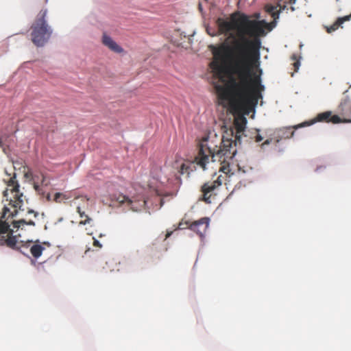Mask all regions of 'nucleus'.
<instances>
[{
  "mask_svg": "<svg viewBox=\"0 0 351 351\" xmlns=\"http://www.w3.org/2000/svg\"><path fill=\"white\" fill-rule=\"evenodd\" d=\"M217 24L220 33L228 37L218 47H213L210 67L215 75H221L228 64L229 73L227 87L216 86L218 99L222 103L234 97L243 105L254 108L264 86L259 76L252 78V67L260 57V38L265 34L267 23L241 14L238 18L232 16L230 21L219 18Z\"/></svg>",
  "mask_w": 351,
  "mask_h": 351,
  "instance_id": "obj_1",
  "label": "nucleus"
},
{
  "mask_svg": "<svg viewBox=\"0 0 351 351\" xmlns=\"http://www.w3.org/2000/svg\"><path fill=\"white\" fill-rule=\"evenodd\" d=\"M245 119L241 122L234 123V129L230 128L225 131L222 138L214 132H209L203 137L198 143V152L194 161L203 170L207 169V165L210 162H218L221 167L219 171L229 177L231 173L230 165L237 154V145L241 144V138L244 134Z\"/></svg>",
  "mask_w": 351,
  "mask_h": 351,
  "instance_id": "obj_2",
  "label": "nucleus"
},
{
  "mask_svg": "<svg viewBox=\"0 0 351 351\" xmlns=\"http://www.w3.org/2000/svg\"><path fill=\"white\" fill-rule=\"evenodd\" d=\"M8 187L3 191V196L6 200L10 202L9 205L12 206L13 210L5 206L0 219V245H5L13 250H19L23 254H25V249H29L32 255L38 258L40 257L45 249L38 241L35 243L28 241L25 243L19 242L16 236L13 235V230L10 228L12 224L14 228H19L24 225L35 226L33 220L26 221L21 219L17 221L13 220V217L18 213V209H21L23 204V195L19 191V184L14 180V178H10Z\"/></svg>",
  "mask_w": 351,
  "mask_h": 351,
  "instance_id": "obj_3",
  "label": "nucleus"
},
{
  "mask_svg": "<svg viewBox=\"0 0 351 351\" xmlns=\"http://www.w3.org/2000/svg\"><path fill=\"white\" fill-rule=\"evenodd\" d=\"M47 10H41L31 26L32 42L38 47H43L50 39L53 29L47 22Z\"/></svg>",
  "mask_w": 351,
  "mask_h": 351,
  "instance_id": "obj_4",
  "label": "nucleus"
},
{
  "mask_svg": "<svg viewBox=\"0 0 351 351\" xmlns=\"http://www.w3.org/2000/svg\"><path fill=\"white\" fill-rule=\"evenodd\" d=\"M112 200L117 203L118 206H125L128 210L133 211L141 210L146 204L145 199H140L136 197L130 198L122 194L113 195Z\"/></svg>",
  "mask_w": 351,
  "mask_h": 351,
  "instance_id": "obj_5",
  "label": "nucleus"
},
{
  "mask_svg": "<svg viewBox=\"0 0 351 351\" xmlns=\"http://www.w3.org/2000/svg\"><path fill=\"white\" fill-rule=\"evenodd\" d=\"M341 117L337 114H332L331 111H326L317 114V116L308 121L297 125L295 128L298 129L304 126H310L317 122L332 123L334 124L341 123Z\"/></svg>",
  "mask_w": 351,
  "mask_h": 351,
  "instance_id": "obj_6",
  "label": "nucleus"
},
{
  "mask_svg": "<svg viewBox=\"0 0 351 351\" xmlns=\"http://www.w3.org/2000/svg\"><path fill=\"white\" fill-rule=\"evenodd\" d=\"M219 188L213 181L205 182L200 189L202 193L201 200L207 204L212 202L213 199L217 195L215 191Z\"/></svg>",
  "mask_w": 351,
  "mask_h": 351,
  "instance_id": "obj_7",
  "label": "nucleus"
},
{
  "mask_svg": "<svg viewBox=\"0 0 351 351\" xmlns=\"http://www.w3.org/2000/svg\"><path fill=\"white\" fill-rule=\"evenodd\" d=\"M209 222L210 219L208 217L201 218L199 220L191 222L189 226V229L202 237L208 228Z\"/></svg>",
  "mask_w": 351,
  "mask_h": 351,
  "instance_id": "obj_8",
  "label": "nucleus"
},
{
  "mask_svg": "<svg viewBox=\"0 0 351 351\" xmlns=\"http://www.w3.org/2000/svg\"><path fill=\"white\" fill-rule=\"evenodd\" d=\"M338 110L341 116V123H351V101L345 99L339 104Z\"/></svg>",
  "mask_w": 351,
  "mask_h": 351,
  "instance_id": "obj_9",
  "label": "nucleus"
},
{
  "mask_svg": "<svg viewBox=\"0 0 351 351\" xmlns=\"http://www.w3.org/2000/svg\"><path fill=\"white\" fill-rule=\"evenodd\" d=\"M102 43L107 47L111 51L120 53L123 51V49L120 47L112 38L108 36L106 34H104L102 36Z\"/></svg>",
  "mask_w": 351,
  "mask_h": 351,
  "instance_id": "obj_10",
  "label": "nucleus"
},
{
  "mask_svg": "<svg viewBox=\"0 0 351 351\" xmlns=\"http://www.w3.org/2000/svg\"><path fill=\"white\" fill-rule=\"evenodd\" d=\"M351 19V14L343 17H339L337 21L330 26L327 27V32L331 33L337 30L344 22Z\"/></svg>",
  "mask_w": 351,
  "mask_h": 351,
  "instance_id": "obj_11",
  "label": "nucleus"
},
{
  "mask_svg": "<svg viewBox=\"0 0 351 351\" xmlns=\"http://www.w3.org/2000/svg\"><path fill=\"white\" fill-rule=\"evenodd\" d=\"M351 19V14L343 17H339L337 21L330 26L327 27V32L331 33L337 30L344 22Z\"/></svg>",
  "mask_w": 351,
  "mask_h": 351,
  "instance_id": "obj_12",
  "label": "nucleus"
},
{
  "mask_svg": "<svg viewBox=\"0 0 351 351\" xmlns=\"http://www.w3.org/2000/svg\"><path fill=\"white\" fill-rule=\"evenodd\" d=\"M178 169V173L180 175H186L188 177L190 174V172L192 171L191 169L190 164L182 162L179 167H176Z\"/></svg>",
  "mask_w": 351,
  "mask_h": 351,
  "instance_id": "obj_13",
  "label": "nucleus"
},
{
  "mask_svg": "<svg viewBox=\"0 0 351 351\" xmlns=\"http://www.w3.org/2000/svg\"><path fill=\"white\" fill-rule=\"evenodd\" d=\"M77 212L81 218H84V220H81L80 221V225H86L90 223L92 220L91 218L85 214V212L82 210V208L80 206L77 207Z\"/></svg>",
  "mask_w": 351,
  "mask_h": 351,
  "instance_id": "obj_14",
  "label": "nucleus"
},
{
  "mask_svg": "<svg viewBox=\"0 0 351 351\" xmlns=\"http://www.w3.org/2000/svg\"><path fill=\"white\" fill-rule=\"evenodd\" d=\"M295 126L296 125H295L293 127H289V128H285L281 129L280 130V132H281L280 137L282 138H291L294 135V131L293 130V129L296 130L295 128Z\"/></svg>",
  "mask_w": 351,
  "mask_h": 351,
  "instance_id": "obj_15",
  "label": "nucleus"
},
{
  "mask_svg": "<svg viewBox=\"0 0 351 351\" xmlns=\"http://www.w3.org/2000/svg\"><path fill=\"white\" fill-rule=\"evenodd\" d=\"M69 198V197L67 196L66 194L58 192L54 195L53 200L56 203H61L63 200L68 199Z\"/></svg>",
  "mask_w": 351,
  "mask_h": 351,
  "instance_id": "obj_16",
  "label": "nucleus"
},
{
  "mask_svg": "<svg viewBox=\"0 0 351 351\" xmlns=\"http://www.w3.org/2000/svg\"><path fill=\"white\" fill-rule=\"evenodd\" d=\"M266 10L269 13L274 19L278 16V11L276 10V7L273 5H267Z\"/></svg>",
  "mask_w": 351,
  "mask_h": 351,
  "instance_id": "obj_17",
  "label": "nucleus"
},
{
  "mask_svg": "<svg viewBox=\"0 0 351 351\" xmlns=\"http://www.w3.org/2000/svg\"><path fill=\"white\" fill-rule=\"evenodd\" d=\"M259 130H256L254 132H252V138L254 139L255 142L259 143L263 141V136L259 134Z\"/></svg>",
  "mask_w": 351,
  "mask_h": 351,
  "instance_id": "obj_18",
  "label": "nucleus"
},
{
  "mask_svg": "<svg viewBox=\"0 0 351 351\" xmlns=\"http://www.w3.org/2000/svg\"><path fill=\"white\" fill-rule=\"evenodd\" d=\"M226 180V178L224 176L220 175L219 176L216 180H213V182L216 184V186H217L218 187H219L220 186H221V184H223V182Z\"/></svg>",
  "mask_w": 351,
  "mask_h": 351,
  "instance_id": "obj_19",
  "label": "nucleus"
},
{
  "mask_svg": "<svg viewBox=\"0 0 351 351\" xmlns=\"http://www.w3.org/2000/svg\"><path fill=\"white\" fill-rule=\"evenodd\" d=\"M191 223V222L188 221H184V222L181 221V222L179 223L178 226L177 228L180 229V230L185 229L186 228H189V226H190Z\"/></svg>",
  "mask_w": 351,
  "mask_h": 351,
  "instance_id": "obj_20",
  "label": "nucleus"
},
{
  "mask_svg": "<svg viewBox=\"0 0 351 351\" xmlns=\"http://www.w3.org/2000/svg\"><path fill=\"white\" fill-rule=\"evenodd\" d=\"M50 183L49 180H47L46 177L44 175H42V180L41 184L45 186L49 185Z\"/></svg>",
  "mask_w": 351,
  "mask_h": 351,
  "instance_id": "obj_21",
  "label": "nucleus"
},
{
  "mask_svg": "<svg viewBox=\"0 0 351 351\" xmlns=\"http://www.w3.org/2000/svg\"><path fill=\"white\" fill-rule=\"evenodd\" d=\"M252 167H249L247 168V169H245L243 168H242L240 165H238V170L239 172H241L243 173H245L248 171V170H252Z\"/></svg>",
  "mask_w": 351,
  "mask_h": 351,
  "instance_id": "obj_22",
  "label": "nucleus"
},
{
  "mask_svg": "<svg viewBox=\"0 0 351 351\" xmlns=\"http://www.w3.org/2000/svg\"><path fill=\"white\" fill-rule=\"evenodd\" d=\"M93 246L95 247H99V248H101V244L99 242V241H97V239H95V238H93Z\"/></svg>",
  "mask_w": 351,
  "mask_h": 351,
  "instance_id": "obj_23",
  "label": "nucleus"
},
{
  "mask_svg": "<svg viewBox=\"0 0 351 351\" xmlns=\"http://www.w3.org/2000/svg\"><path fill=\"white\" fill-rule=\"evenodd\" d=\"M82 201H83V202H84V206H83L84 208H85L86 206L87 207L88 206V201H89L88 198H87L86 197H82Z\"/></svg>",
  "mask_w": 351,
  "mask_h": 351,
  "instance_id": "obj_24",
  "label": "nucleus"
},
{
  "mask_svg": "<svg viewBox=\"0 0 351 351\" xmlns=\"http://www.w3.org/2000/svg\"><path fill=\"white\" fill-rule=\"evenodd\" d=\"M300 65V62L298 60H296L294 63H293V66L295 67V71H297L298 69H299V66Z\"/></svg>",
  "mask_w": 351,
  "mask_h": 351,
  "instance_id": "obj_25",
  "label": "nucleus"
},
{
  "mask_svg": "<svg viewBox=\"0 0 351 351\" xmlns=\"http://www.w3.org/2000/svg\"><path fill=\"white\" fill-rule=\"evenodd\" d=\"M271 141V139H267V140H265V141L263 143V144L261 145V147H263L265 145H269V144H270Z\"/></svg>",
  "mask_w": 351,
  "mask_h": 351,
  "instance_id": "obj_26",
  "label": "nucleus"
},
{
  "mask_svg": "<svg viewBox=\"0 0 351 351\" xmlns=\"http://www.w3.org/2000/svg\"><path fill=\"white\" fill-rule=\"evenodd\" d=\"M173 232L172 231H167L166 235H165V239H167V238H169L171 234H172Z\"/></svg>",
  "mask_w": 351,
  "mask_h": 351,
  "instance_id": "obj_27",
  "label": "nucleus"
},
{
  "mask_svg": "<svg viewBox=\"0 0 351 351\" xmlns=\"http://www.w3.org/2000/svg\"><path fill=\"white\" fill-rule=\"evenodd\" d=\"M28 213H33V214H34V217H37V215H38V213H35V212H34V210H29L28 211Z\"/></svg>",
  "mask_w": 351,
  "mask_h": 351,
  "instance_id": "obj_28",
  "label": "nucleus"
},
{
  "mask_svg": "<svg viewBox=\"0 0 351 351\" xmlns=\"http://www.w3.org/2000/svg\"><path fill=\"white\" fill-rule=\"evenodd\" d=\"M34 189L36 190V191H38L39 190V186L36 184H34Z\"/></svg>",
  "mask_w": 351,
  "mask_h": 351,
  "instance_id": "obj_29",
  "label": "nucleus"
},
{
  "mask_svg": "<svg viewBox=\"0 0 351 351\" xmlns=\"http://www.w3.org/2000/svg\"><path fill=\"white\" fill-rule=\"evenodd\" d=\"M295 0H289V3L290 4H293V3H295Z\"/></svg>",
  "mask_w": 351,
  "mask_h": 351,
  "instance_id": "obj_30",
  "label": "nucleus"
},
{
  "mask_svg": "<svg viewBox=\"0 0 351 351\" xmlns=\"http://www.w3.org/2000/svg\"><path fill=\"white\" fill-rule=\"evenodd\" d=\"M3 141L0 138V147H3Z\"/></svg>",
  "mask_w": 351,
  "mask_h": 351,
  "instance_id": "obj_31",
  "label": "nucleus"
},
{
  "mask_svg": "<svg viewBox=\"0 0 351 351\" xmlns=\"http://www.w3.org/2000/svg\"><path fill=\"white\" fill-rule=\"evenodd\" d=\"M291 9L292 11H293L295 10L293 7H291Z\"/></svg>",
  "mask_w": 351,
  "mask_h": 351,
  "instance_id": "obj_32",
  "label": "nucleus"
},
{
  "mask_svg": "<svg viewBox=\"0 0 351 351\" xmlns=\"http://www.w3.org/2000/svg\"><path fill=\"white\" fill-rule=\"evenodd\" d=\"M26 177H28V173H26L25 175Z\"/></svg>",
  "mask_w": 351,
  "mask_h": 351,
  "instance_id": "obj_33",
  "label": "nucleus"
},
{
  "mask_svg": "<svg viewBox=\"0 0 351 351\" xmlns=\"http://www.w3.org/2000/svg\"><path fill=\"white\" fill-rule=\"evenodd\" d=\"M293 59H295V60H296V58H295V56H293Z\"/></svg>",
  "mask_w": 351,
  "mask_h": 351,
  "instance_id": "obj_34",
  "label": "nucleus"
}]
</instances>
